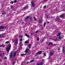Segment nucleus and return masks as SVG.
Here are the masks:
<instances>
[{
  "instance_id": "obj_1",
  "label": "nucleus",
  "mask_w": 65,
  "mask_h": 65,
  "mask_svg": "<svg viewBox=\"0 0 65 65\" xmlns=\"http://www.w3.org/2000/svg\"><path fill=\"white\" fill-rule=\"evenodd\" d=\"M54 55V52L52 51H50L49 52V57H52V56Z\"/></svg>"
},
{
  "instance_id": "obj_2",
  "label": "nucleus",
  "mask_w": 65,
  "mask_h": 65,
  "mask_svg": "<svg viewBox=\"0 0 65 65\" xmlns=\"http://www.w3.org/2000/svg\"><path fill=\"white\" fill-rule=\"evenodd\" d=\"M62 47L63 48L62 51L63 53V54H64V55L65 54V48H64V47H65V46H62Z\"/></svg>"
},
{
  "instance_id": "obj_3",
  "label": "nucleus",
  "mask_w": 65,
  "mask_h": 65,
  "mask_svg": "<svg viewBox=\"0 0 65 65\" xmlns=\"http://www.w3.org/2000/svg\"><path fill=\"white\" fill-rule=\"evenodd\" d=\"M15 43L14 44V45H16L18 44V39H16L15 40Z\"/></svg>"
},
{
  "instance_id": "obj_4",
  "label": "nucleus",
  "mask_w": 65,
  "mask_h": 65,
  "mask_svg": "<svg viewBox=\"0 0 65 65\" xmlns=\"http://www.w3.org/2000/svg\"><path fill=\"white\" fill-rule=\"evenodd\" d=\"M28 7H29V6H28V5H27L25 7H24L23 8V10H26V9H27V8H28Z\"/></svg>"
},
{
  "instance_id": "obj_5",
  "label": "nucleus",
  "mask_w": 65,
  "mask_h": 65,
  "mask_svg": "<svg viewBox=\"0 0 65 65\" xmlns=\"http://www.w3.org/2000/svg\"><path fill=\"white\" fill-rule=\"evenodd\" d=\"M31 3L32 4V7H35V4H34V3L33 1H31Z\"/></svg>"
},
{
  "instance_id": "obj_6",
  "label": "nucleus",
  "mask_w": 65,
  "mask_h": 65,
  "mask_svg": "<svg viewBox=\"0 0 65 65\" xmlns=\"http://www.w3.org/2000/svg\"><path fill=\"white\" fill-rule=\"evenodd\" d=\"M13 55V53L11 52L10 53V58H12Z\"/></svg>"
},
{
  "instance_id": "obj_7",
  "label": "nucleus",
  "mask_w": 65,
  "mask_h": 65,
  "mask_svg": "<svg viewBox=\"0 0 65 65\" xmlns=\"http://www.w3.org/2000/svg\"><path fill=\"white\" fill-rule=\"evenodd\" d=\"M17 51H15L13 53V57H15V56H16V54H17Z\"/></svg>"
},
{
  "instance_id": "obj_8",
  "label": "nucleus",
  "mask_w": 65,
  "mask_h": 65,
  "mask_svg": "<svg viewBox=\"0 0 65 65\" xmlns=\"http://www.w3.org/2000/svg\"><path fill=\"white\" fill-rule=\"evenodd\" d=\"M42 20L41 19H40L38 21V23H41V22H42Z\"/></svg>"
},
{
  "instance_id": "obj_9",
  "label": "nucleus",
  "mask_w": 65,
  "mask_h": 65,
  "mask_svg": "<svg viewBox=\"0 0 65 65\" xmlns=\"http://www.w3.org/2000/svg\"><path fill=\"white\" fill-rule=\"evenodd\" d=\"M10 47H7V48L6 49V51L7 52H8V51H9V50H10Z\"/></svg>"
},
{
  "instance_id": "obj_10",
  "label": "nucleus",
  "mask_w": 65,
  "mask_h": 65,
  "mask_svg": "<svg viewBox=\"0 0 65 65\" xmlns=\"http://www.w3.org/2000/svg\"><path fill=\"white\" fill-rule=\"evenodd\" d=\"M43 63L42 62H40V63H38L37 65H42Z\"/></svg>"
},
{
  "instance_id": "obj_11",
  "label": "nucleus",
  "mask_w": 65,
  "mask_h": 65,
  "mask_svg": "<svg viewBox=\"0 0 65 65\" xmlns=\"http://www.w3.org/2000/svg\"><path fill=\"white\" fill-rule=\"evenodd\" d=\"M64 15H64V14H61L60 16V18H63V17H64Z\"/></svg>"
},
{
  "instance_id": "obj_12",
  "label": "nucleus",
  "mask_w": 65,
  "mask_h": 65,
  "mask_svg": "<svg viewBox=\"0 0 65 65\" xmlns=\"http://www.w3.org/2000/svg\"><path fill=\"white\" fill-rule=\"evenodd\" d=\"M48 45H53V43H52V42H50L49 43V44H48Z\"/></svg>"
},
{
  "instance_id": "obj_13",
  "label": "nucleus",
  "mask_w": 65,
  "mask_h": 65,
  "mask_svg": "<svg viewBox=\"0 0 65 65\" xmlns=\"http://www.w3.org/2000/svg\"><path fill=\"white\" fill-rule=\"evenodd\" d=\"M29 51V49L27 48L26 50L25 51V52L26 53H28Z\"/></svg>"
},
{
  "instance_id": "obj_14",
  "label": "nucleus",
  "mask_w": 65,
  "mask_h": 65,
  "mask_svg": "<svg viewBox=\"0 0 65 65\" xmlns=\"http://www.w3.org/2000/svg\"><path fill=\"white\" fill-rule=\"evenodd\" d=\"M4 28V26H0V29H2Z\"/></svg>"
},
{
  "instance_id": "obj_15",
  "label": "nucleus",
  "mask_w": 65,
  "mask_h": 65,
  "mask_svg": "<svg viewBox=\"0 0 65 65\" xmlns=\"http://www.w3.org/2000/svg\"><path fill=\"white\" fill-rule=\"evenodd\" d=\"M38 53L39 54H41L42 53V51H39V52H38Z\"/></svg>"
},
{
  "instance_id": "obj_16",
  "label": "nucleus",
  "mask_w": 65,
  "mask_h": 65,
  "mask_svg": "<svg viewBox=\"0 0 65 65\" xmlns=\"http://www.w3.org/2000/svg\"><path fill=\"white\" fill-rule=\"evenodd\" d=\"M56 20H57V21H60V19H59V18H56Z\"/></svg>"
},
{
  "instance_id": "obj_17",
  "label": "nucleus",
  "mask_w": 65,
  "mask_h": 65,
  "mask_svg": "<svg viewBox=\"0 0 65 65\" xmlns=\"http://www.w3.org/2000/svg\"><path fill=\"white\" fill-rule=\"evenodd\" d=\"M25 36H27V37H28V38H29V37H30V36H29V35H28L27 34H25Z\"/></svg>"
},
{
  "instance_id": "obj_18",
  "label": "nucleus",
  "mask_w": 65,
  "mask_h": 65,
  "mask_svg": "<svg viewBox=\"0 0 65 65\" xmlns=\"http://www.w3.org/2000/svg\"><path fill=\"white\" fill-rule=\"evenodd\" d=\"M2 14H6V12H2Z\"/></svg>"
},
{
  "instance_id": "obj_19",
  "label": "nucleus",
  "mask_w": 65,
  "mask_h": 65,
  "mask_svg": "<svg viewBox=\"0 0 65 65\" xmlns=\"http://www.w3.org/2000/svg\"><path fill=\"white\" fill-rule=\"evenodd\" d=\"M3 35H1L0 36V37H1V38H3Z\"/></svg>"
},
{
  "instance_id": "obj_20",
  "label": "nucleus",
  "mask_w": 65,
  "mask_h": 65,
  "mask_svg": "<svg viewBox=\"0 0 65 65\" xmlns=\"http://www.w3.org/2000/svg\"><path fill=\"white\" fill-rule=\"evenodd\" d=\"M19 38H23V36H20V35H19Z\"/></svg>"
},
{
  "instance_id": "obj_21",
  "label": "nucleus",
  "mask_w": 65,
  "mask_h": 65,
  "mask_svg": "<svg viewBox=\"0 0 65 65\" xmlns=\"http://www.w3.org/2000/svg\"><path fill=\"white\" fill-rule=\"evenodd\" d=\"M38 54H38V53H37L35 55V56H38Z\"/></svg>"
},
{
  "instance_id": "obj_22",
  "label": "nucleus",
  "mask_w": 65,
  "mask_h": 65,
  "mask_svg": "<svg viewBox=\"0 0 65 65\" xmlns=\"http://www.w3.org/2000/svg\"><path fill=\"white\" fill-rule=\"evenodd\" d=\"M40 32V31L37 30V31L35 32V33H39V32Z\"/></svg>"
},
{
  "instance_id": "obj_23",
  "label": "nucleus",
  "mask_w": 65,
  "mask_h": 65,
  "mask_svg": "<svg viewBox=\"0 0 65 65\" xmlns=\"http://www.w3.org/2000/svg\"><path fill=\"white\" fill-rule=\"evenodd\" d=\"M34 60H32L31 61H30V63H32V62H34Z\"/></svg>"
},
{
  "instance_id": "obj_24",
  "label": "nucleus",
  "mask_w": 65,
  "mask_h": 65,
  "mask_svg": "<svg viewBox=\"0 0 65 65\" xmlns=\"http://www.w3.org/2000/svg\"><path fill=\"white\" fill-rule=\"evenodd\" d=\"M58 38L60 40V39H62V38L61 37H59Z\"/></svg>"
},
{
  "instance_id": "obj_25",
  "label": "nucleus",
  "mask_w": 65,
  "mask_h": 65,
  "mask_svg": "<svg viewBox=\"0 0 65 65\" xmlns=\"http://www.w3.org/2000/svg\"><path fill=\"white\" fill-rule=\"evenodd\" d=\"M1 45H2V47H5V46L3 44Z\"/></svg>"
},
{
  "instance_id": "obj_26",
  "label": "nucleus",
  "mask_w": 65,
  "mask_h": 65,
  "mask_svg": "<svg viewBox=\"0 0 65 65\" xmlns=\"http://www.w3.org/2000/svg\"><path fill=\"white\" fill-rule=\"evenodd\" d=\"M30 20H31V21H32V17H30Z\"/></svg>"
},
{
  "instance_id": "obj_27",
  "label": "nucleus",
  "mask_w": 65,
  "mask_h": 65,
  "mask_svg": "<svg viewBox=\"0 0 65 65\" xmlns=\"http://www.w3.org/2000/svg\"><path fill=\"white\" fill-rule=\"evenodd\" d=\"M31 45L30 44H29L28 45V47L29 48H31Z\"/></svg>"
},
{
  "instance_id": "obj_28",
  "label": "nucleus",
  "mask_w": 65,
  "mask_h": 65,
  "mask_svg": "<svg viewBox=\"0 0 65 65\" xmlns=\"http://www.w3.org/2000/svg\"><path fill=\"white\" fill-rule=\"evenodd\" d=\"M29 18V17H26L25 18L26 20H28V18Z\"/></svg>"
},
{
  "instance_id": "obj_29",
  "label": "nucleus",
  "mask_w": 65,
  "mask_h": 65,
  "mask_svg": "<svg viewBox=\"0 0 65 65\" xmlns=\"http://www.w3.org/2000/svg\"><path fill=\"white\" fill-rule=\"evenodd\" d=\"M61 35V33H58V36H59Z\"/></svg>"
},
{
  "instance_id": "obj_30",
  "label": "nucleus",
  "mask_w": 65,
  "mask_h": 65,
  "mask_svg": "<svg viewBox=\"0 0 65 65\" xmlns=\"http://www.w3.org/2000/svg\"><path fill=\"white\" fill-rule=\"evenodd\" d=\"M28 43V41H26L25 42V43Z\"/></svg>"
},
{
  "instance_id": "obj_31",
  "label": "nucleus",
  "mask_w": 65,
  "mask_h": 65,
  "mask_svg": "<svg viewBox=\"0 0 65 65\" xmlns=\"http://www.w3.org/2000/svg\"><path fill=\"white\" fill-rule=\"evenodd\" d=\"M53 40H54L55 41H57V40H58V39H56L55 40L53 39Z\"/></svg>"
},
{
  "instance_id": "obj_32",
  "label": "nucleus",
  "mask_w": 65,
  "mask_h": 65,
  "mask_svg": "<svg viewBox=\"0 0 65 65\" xmlns=\"http://www.w3.org/2000/svg\"><path fill=\"white\" fill-rule=\"evenodd\" d=\"M37 41H39V38H37Z\"/></svg>"
},
{
  "instance_id": "obj_33",
  "label": "nucleus",
  "mask_w": 65,
  "mask_h": 65,
  "mask_svg": "<svg viewBox=\"0 0 65 65\" xmlns=\"http://www.w3.org/2000/svg\"><path fill=\"white\" fill-rule=\"evenodd\" d=\"M23 40V39H20V41H22Z\"/></svg>"
},
{
  "instance_id": "obj_34",
  "label": "nucleus",
  "mask_w": 65,
  "mask_h": 65,
  "mask_svg": "<svg viewBox=\"0 0 65 65\" xmlns=\"http://www.w3.org/2000/svg\"><path fill=\"white\" fill-rule=\"evenodd\" d=\"M9 42V41H7L6 42V44H7Z\"/></svg>"
},
{
  "instance_id": "obj_35",
  "label": "nucleus",
  "mask_w": 65,
  "mask_h": 65,
  "mask_svg": "<svg viewBox=\"0 0 65 65\" xmlns=\"http://www.w3.org/2000/svg\"><path fill=\"white\" fill-rule=\"evenodd\" d=\"M3 56V54H0V57H2Z\"/></svg>"
},
{
  "instance_id": "obj_36",
  "label": "nucleus",
  "mask_w": 65,
  "mask_h": 65,
  "mask_svg": "<svg viewBox=\"0 0 65 65\" xmlns=\"http://www.w3.org/2000/svg\"><path fill=\"white\" fill-rule=\"evenodd\" d=\"M34 19L35 20V21H37V20L36 19V18H35V17H34Z\"/></svg>"
},
{
  "instance_id": "obj_37",
  "label": "nucleus",
  "mask_w": 65,
  "mask_h": 65,
  "mask_svg": "<svg viewBox=\"0 0 65 65\" xmlns=\"http://www.w3.org/2000/svg\"><path fill=\"white\" fill-rule=\"evenodd\" d=\"M46 25V23H44V25H43L44 27H45V26Z\"/></svg>"
},
{
  "instance_id": "obj_38",
  "label": "nucleus",
  "mask_w": 65,
  "mask_h": 65,
  "mask_svg": "<svg viewBox=\"0 0 65 65\" xmlns=\"http://www.w3.org/2000/svg\"><path fill=\"white\" fill-rule=\"evenodd\" d=\"M46 53L45 52L44 53V56H46V54H45Z\"/></svg>"
},
{
  "instance_id": "obj_39",
  "label": "nucleus",
  "mask_w": 65,
  "mask_h": 65,
  "mask_svg": "<svg viewBox=\"0 0 65 65\" xmlns=\"http://www.w3.org/2000/svg\"><path fill=\"white\" fill-rule=\"evenodd\" d=\"M26 54H21V56H24V55H25Z\"/></svg>"
},
{
  "instance_id": "obj_40",
  "label": "nucleus",
  "mask_w": 65,
  "mask_h": 65,
  "mask_svg": "<svg viewBox=\"0 0 65 65\" xmlns=\"http://www.w3.org/2000/svg\"><path fill=\"white\" fill-rule=\"evenodd\" d=\"M48 16H48V15H46V18H48Z\"/></svg>"
},
{
  "instance_id": "obj_41",
  "label": "nucleus",
  "mask_w": 65,
  "mask_h": 65,
  "mask_svg": "<svg viewBox=\"0 0 65 65\" xmlns=\"http://www.w3.org/2000/svg\"><path fill=\"white\" fill-rule=\"evenodd\" d=\"M10 3L11 4H13V2H10Z\"/></svg>"
},
{
  "instance_id": "obj_42",
  "label": "nucleus",
  "mask_w": 65,
  "mask_h": 65,
  "mask_svg": "<svg viewBox=\"0 0 65 65\" xmlns=\"http://www.w3.org/2000/svg\"><path fill=\"white\" fill-rule=\"evenodd\" d=\"M19 44L21 45V46H23V44H21V43H19Z\"/></svg>"
},
{
  "instance_id": "obj_43",
  "label": "nucleus",
  "mask_w": 65,
  "mask_h": 65,
  "mask_svg": "<svg viewBox=\"0 0 65 65\" xmlns=\"http://www.w3.org/2000/svg\"><path fill=\"white\" fill-rule=\"evenodd\" d=\"M46 7V6H45L43 7V8H45V7Z\"/></svg>"
},
{
  "instance_id": "obj_44",
  "label": "nucleus",
  "mask_w": 65,
  "mask_h": 65,
  "mask_svg": "<svg viewBox=\"0 0 65 65\" xmlns=\"http://www.w3.org/2000/svg\"><path fill=\"white\" fill-rule=\"evenodd\" d=\"M17 2V0H15L13 2V3H15V2Z\"/></svg>"
},
{
  "instance_id": "obj_45",
  "label": "nucleus",
  "mask_w": 65,
  "mask_h": 65,
  "mask_svg": "<svg viewBox=\"0 0 65 65\" xmlns=\"http://www.w3.org/2000/svg\"><path fill=\"white\" fill-rule=\"evenodd\" d=\"M15 62H13V65H14V64H15Z\"/></svg>"
},
{
  "instance_id": "obj_46",
  "label": "nucleus",
  "mask_w": 65,
  "mask_h": 65,
  "mask_svg": "<svg viewBox=\"0 0 65 65\" xmlns=\"http://www.w3.org/2000/svg\"><path fill=\"white\" fill-rule=\"evenodd\" d=\"M4 59H7V57H5L4 58Z\"/></svg>"
},
{
  "instance_id": "obj_47",
  "label": "nucleus",
  "mask_w": 65,
  "mask_h": 65,
  "mask_svg": "<svg viewBox=\"0 0 65 65\" xmlns=\"http://www.w3.org/2000/svg\"><path fill=\"white\" fill-rule=\"evenodd\" d=\"M60 50V48H58V51H59V50Z\"/></svg>"
},
{
  "instance_id": "obj_48",
  "label": "nucleus",
  "mask_w": 65,
  "mask_h": 65,
  "mask_svg": "<svg viewBox=\"0 0 65 65\" xmlns=\"http://www.w3.org/2000/svg\"><path fill=\"white\" fill-rule=\"evenodd\" d=\"M47 24H49V22H47Z\"/></svg>"
},
{
  "instance_id": "obj_49",
  "label": "nucleus",
  "mask_w": 65,
  "mask_h": 65,
  "mask_svg": "<svg viewBox=\"0 0 65 65\" xmlns=\"http://www.w3.org/2000/svg\"><path fill=\"white\" fill-rule=\"evenodd\" d=\"M29 63V62H26V64H28Z\"/></svg>"
},
{
  "instance_id": "obj_50",
  "label": "nucleus",
  "mask_w": 65,
  "mask_h": 65,
  "mask_svg": "<svg viewBox=\"0 0 65 65\" xmlns=\"http://www.w3.org/2000/svg\"><path fill=\"white\" fill-rule=\"evenodd\" d=\"M9 46H11V44H10L9 45Z\"/></svg>"
},
{
  "instance_id": "obj_51",
  "label": "nucleus",
  "mask_w": 65,
  "mask_h": 65,
  "mask_svg": "<svg viewBox=\"0 0 65 65\" xmlns=\"http://www.w3.org/2000/svg\"><path fill=\"white\" fill-rule=\"evenodd\" d=\"M47 0H44V1L45 2V1H46Z\"/></svg>"
},
{
  "instance_id": "obj_52",
  "label": "nucleus",
  "mask_w": 65,
  "mask_h": 65,
  "mask_svg": "<svg viewBox=\"0 0 65 65\" xmlns=\"http://www.w3.org/2000/svg\"><path fill=\"white\" fill-rule=\"evenodd\" d=\"M13 7H11V8H13Z\"/></svg>"
},
{
  "instance_id": "obj_53",
  "label": "nucleus",
  "mask_w": 65,
  "mask_h": 65,
  "mask_svg": "<svg viewBox=\"0 0 65 65\" xmlns=\"http://www.w3.org/2000/svg\"><path fill=\"white\" fill-rule=\"evenodd\" d=\"M0 47H2V45H0Z\"/></svg>"
},
{
  "instance_id": "obj_54",
  "label": "nucleus",
  "mask_w": 65,
  "mask_h": 65,
  "mask_svg": "<svg viewBox=\"0 0 65 65\" xmlns=\"http://www.w3.org/2000/svg\"><path fill=\"white\" fill-rule=\"evenodd\" d=\"M61 58H60V60H61Z\"/></svg>"
},
{
  "instance_id": "obj_55",
  "label": "nucleus",
  "mask_w": 65,
  "mask_h": 65,
  "mask_svg": "<svg viewBox=\"0 0 65 65\" xmlns=\"http://www.w3.org/2000/svg\"><path fill=\"white\" fill-rule=\"evenodd\" d=\"M31 35H33V34H31Z\"/></svg>"
},
{
  "instance_id": "obj_56",
  "label": "nucleus",
  "mask_w": 65,
  "mask_h": 65,
  "mask_svg": "<svg viewBox=\"0 0 65 65\" xmlns=\"http://www.w3.org/2000/svg\"><path fill=\"white\" fill-rule=\"evenodd\" d=\"M63 11H65V10H63Z\"/></svg>"
},
{
  "instance_id": "obj_57",
  "label": "nucleus",
  "mask_w": 65,
  "mask_h": 65,
  "mask_svg": "<svg viewBox=\"0 0 65 65\" xmlns=\"http://www.w3.org/2000/svg\"><path fill=\"white\" fill-rule=\"evenodd\" d=\"M54 45H55V44H54Z\"/></svg>"
},
{
  "instance_id": "obj_58",
  "label": "nucleus",
  "mask_w": 65,
  "mask_h": 65,
  "mask_svg": "<svg viewBox=\"0 0 65 65\" xmlns=\"http://www.w3.org/2000/svg\"><path fill=\"white\" fill-rule=\"evenodd\" d=\"M35 27H36V26H35Z\"/></svg>"
},
{
  "instance_id": "obj_59",
  "label": "nucleus",
  "mask_w": 65,
  "mask_h": 65,
  "mask_svg": "<svg viewBox=\"0 0 65 65\" xmlns=\"http://www.w3.org/2000/svg\"><path fill=\"white\" fill-rule=\"evenodd\" d=\"M65 64V63H64V64Z\"/></svg>"
}]
</instances>
